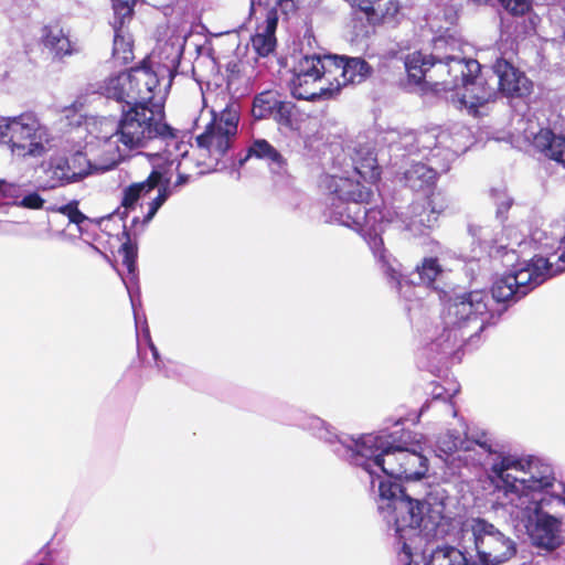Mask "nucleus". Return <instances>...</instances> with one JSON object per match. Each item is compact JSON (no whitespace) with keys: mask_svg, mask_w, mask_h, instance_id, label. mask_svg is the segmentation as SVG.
I'll return each instance as SVG.
<instances>
[{"mask_svg":"<svg viewBox=\"0 0 565 565\" xmlns=\"http://www.w3.org/2000/svg\"><path fill=\"white\" fill-rule=\"evenodd\" d=\"M298 426L331 445L332 451L353 466L361 467L370 478L373 492L377 488V509L388 525L404 541L417 534H436L445 519V505L436 498H420V481L428 470L423 455L422 437L405 430L397 423L392 431L365 434L358 438L338 435L331 425L313 415H301Z\"/></svg>","mask_w":565,"mask_h":565,"instance_id":"f257e3e1","label":"nucleus"},{"mask_svg":"<svg viewBox=\"0 0 565 565\" xmlns=\"http://www.w3.org/2000/svg\"><path fill=\"white\" fill-rule=\"evenodd\" d=\"M565 270V250L556 263L535 256L495 278L491 290L457 295L447 303L440 323L428 330L423 354L431 367L458 354L459 350L495 324L510 306L529 295L546 279Z\"/></svg>","mask_w":565,"mask_h":565,"instance_id":"f03ea898","label":"nucleus"},{"mask_svg":"<svg viewBox=\"0 0 565 565\" xmlns=\"http://www.w3.org/2000/svg\"><path fill=\"white\" fill-rule=\"evenodd\" d=\"M154 72L145 64L110 75L97 84L96 93L121 105V116L110 134L100 135V167L104 169L119 164L130 158L134 151L150 146L158 147L154 156L166 162H178L189 151L180 131L166 122L164 108L160 104L147 106V97H140L138 85H153Z\"/></svg>","mask_w":565,"mask_h":565,"instance_id":"7ed1b4c3","label":"nucleus"},{"mask_svg":"<svg viewBox=\"0 0 565 565\" xmlns=\"http://www.w3.org/2000/svg\"><path fill=\"white\" fill-rule=\"evenodd\" d=\"M488 475L507 500L515 527L524 531L533 547L552 553L564 545L562 500L550 465L532 456L501 454Z\"/></svg>","mask_w":565,"mask_h":565,"instance_id":"20e7f679","label":"nucleus"},{"mask_svg":"<svg viewBox=\"0 0 565 565\" xmlns=\"http://www.w3.org/2000/svg\"><path fill=\"white\" fill-rule=\"evenodd\" d=\"M327 188L330 193L324 210L326 222L338 223L362 235L387 278L399 289L403 284L399 264L387 254L381 233L394 223L415 236L424 235L437 225L436 215L422 201L413 202L407 212L399 214L387 207L367 209L371 189L349 177L330 175Z\"/></svg>","mask_w":565,"mask_h":565,"instance_id":"39448f33","label":"nucleus"},{"mask_svg":"<svg viewBox=\"0 0 565 565\" xmlns=\"http://www.w3.org/2000/svg\"><path fill=\"white\" fill-rule=\"evenodd\" d=\"M518 551V542L493 523L471 518L460 527L458 546H437L425 565H504Z\"/></svg>","mask_w":565,"mask_h":565,"instance_id":"423d86ee","label":"nucleus"},{"mask_svg":"<svg viewBox=\"0 0 565 565\" xmlns=\"http://www.w3.org/2000/svg\"><path fill=\"white\" fill-rule=\"evenodd\" d=\"M391 143L396 150L404 149L409 154H417L424 162H413L404 172L405 185L414 191H424L435 184L438 174L446 173L451 162L463 150L455 146L450 134L435 128L422 131H405L403 136L391 134Z\"/></svg>","mask_w":565,"mask_h":565,"instance_id":"0eeeda50","label":"nucleus"},{"mask_svg":"<svg viewBox=\"0 0 565 565\" xmlns=\"http://www.w3.org/2000/svg\"><path fill=\"white\" fill-rule=\"evenodd\" d=\"M47 129L32 113L0 120V145L7 146L17 157L38 158L46 152Z\"/></svg>","mask_w":565,"mask_h":565,"instance_id":"6e6552de","label":"nucleus"},{"mask_svg":"<svg viewBox=\"0 0 565 565\" xmlns=\"http://www.w3.org/2000/svg\"><path fill=\"white\" fill-rule=\"evenodd\" d=\"M156 149L153 152L147 153L151 159L161 161L160 163H152V171L145 181L132 183L125 188L122 191L121 205L125 210L134 209L139 199L146 196L153 189L158 188L157 196L149 202V209L143 216V223H149L157 214L159 209L164 204L168 198L172 194L170 178H164V167L172 166L174 162L168 163L161 157L154 156L158 147L151 146Z\"/></svg>","mask_w":565,"mask_h":565,"instance_id":"1a4fd4ad","label":"nucleus"},{"mask_svg":"<svg viewBox=\"0 0 565 565\" xmlns=\"http://www.w3.org/2000/svg\"><path fill=\"white\" fill-rule=\"evenodd\" d=\"M211 113L212 120L205 131L196 137V143L217 163L236 138L239 116L235 104L227 105L220 113L214 109Z\"/></svg>","mask_w":565,"mask_h":565,"instance_id":"9d476101","label":"nucleus"},{"mask_svg":"<svg viewBox=\"0 0 565 565\" xmlns=\"http://www.w3.org/2000/svg\"><path fill=\"white\" fill-rule=\"evenodd\" d=\"M480 67L479 62L472 58L447 56L445 60H438L436 72L439 83L436 84V92H460L462 86L480 72Z\"/></svg>","mask_w":565,"mask_h":565,"instance_id":"9b49d317","label":"nucleus"},{"mask_svg":"<svg viewBox=\"0 0 565 565\" xmlns=\"http://www.w3.org/2000/svg\"><path fill=\"white\" fill-rule=\"evenodd\" d=\"M182 56V50L180 46L174 45L172 43H164L158 53V71H154V79L153 85H138L137 87L140 90V97H147V89L149 90V102L147 106L152 107L154 104H160L163 106V97L164 93L161 94L160 88V77L163 79L166 76L168 77L166 88L171 86L172 79L178 73V67L180 65Z\"/></svg>","mask_w":565,"mask_h":565,"instance_id":"f8f14e48","label":"nucleus"},{"mask_svg":"<svg viewBox=\"0 0 565 565\" xmlns=\"http://www.w3.org/2000/svg\"><path fill=\"white\" fill-rule=\"evenodd\" d=\"M483 449L491 458V463L498 455L507 454L505 451L497 452L492 449V443L484 431L470 434L467 430L448 429L445 434L440 435L437 440L438 451L445 455H452L456 452H470L475 447Z\"/></svg>","mask_w":565,"mask_h":565,"instance_id":"ddd939ff","label":"nucleus"},{"mask_svg":"<svg viewBox=\"0 0 565 565\" xmlns=\"http://www.w3.org/2000/svg\"><path fill=\"white\" fill-rule=\"evenodd\" d=\"M511 53H505L495 58L492 71L497 78V90L505 96L522 97L531 92L532 83L512 63Z\"/></svg>","mask_w":565,"mask_h":565,"instance_id":"4468645a","label":"nucleus"},{"mask_svg":"<svg viewBox=\"0 0 565 565\" xmlns=\"http://www.w3.org/2000/svg\"><path fill=\"white\" fill-rule=\"evenodd\" d=\"M320 73L308 76H292L290 89L294 97L303 100L330 99L340 92L339 78L334 82L328 78V85L323 84V77Z\"/></svg>","mask_w":565,"mask_h":565,"instance_id":"2eb2a0df","label":"nucleus"},{"mask_svg":"<svg viewBox=\"0 0 565 565\" xmlns=\"http://www.w3.org/2000/svg\"><path fill=\"white\" fill-rule=\"evenodd\" d=\"M436 60L430 54L413 52L405 57L404 66L409 85L419 87L422 90L431 88L436 90L439 76L436 72Z\"/></svg>","mask_w":565,"mask_h":565,"instance_id":"dca6fc26","label":"nucleus"},{"mask_svg":"<svg viewBox=\"0 0 565 565\" xmlns=\"http://www.w3.org/2000/svg\"><path fill=\"white\" fill-rule=\"evenodd\" d=\"M497 95V88L483 83L476 74L460 92L451 94L448 98L459 108L476 111L480 106L494 99Z\"/></svg>","mask_w":565,"mask_h":565,"instance_id":"f3484780","label":"nucleus"},{"mask_svg":"<svg viewBox=\"0 0 565 565\" xmlns=\"http://www.w3.org/2000/svg\"><path fill=\"white\" fill-rule=\"evenodd\" d=\"M334 64H332L331 76L338 78V74L342 78L339 79L340 87L348 84L361 83L371 74L370 65L361 57H347L332 55Z\"/></svg>","mask_w":565,"mask_h":565,"instance_id":"a211bd4d","label":"nucleus"},{"mask_svg":"<svg viewBox=\"0 0 565 565\" xmlns=\"http://www.w3.org/2000/svg\"><path fill=\"white\" fill-rule=\"evenodd\" d=\"M42 42L55 58H64L78 52L76 42L71 40L70 33L58 25L43 29Z\"/></svg>","mask_w":565,"mask_h":565,"instance_id":"6ab92c4d","label":"nucleus"},{"mask_svg":"<svg viewBox=\"0 0 565 565\" xmlns=\"http://www.w3.org/2000/svg\"><path fill=\"white\" fill-rule=\"evenodd\" d=\"M533 146L546 158L565 166L564 135H556L550 128H542L533 135Z\"/></svg>","mask_w":565,"mask_h":565,"instance_id":"aec40b11","label":"nucleus"},{"mask_svg":"<svg viewBox=\"0 0 565 565\" xmlns=\"http://www.w3.org/2000/svg\"><path fill=\"white\" fill-rule=\"evenodd\" d=\"M353 172L360 175L364 181L375 182L380 178V167L370 145H359L353 149L351 156Z\"/></svg>","mask_w":565,"mask_h":565,"instance_id":"412c9836","label":"nucleus"},{"mask_svg":"<svg viewBox=\"0 0 565 565\" xmlns=\"http://www.w3.org/2000/svg\"><path fill=\"white\" fill-rule=\"evenodd\" d=\"M252 157L266 161L274 172L281 171L286 164L280 152L265 139H255L252 141L245 158L239 160V166H243Z\"/></svg>","mask_w":565,"mask_h":565,"instance_id":"4be33fe9","label":"nucleus"},{"mask_svg":"<svg viewBox=\"0 0 565 565\" xmlns=\"http://www.w3.org/2000/svg\"><path fill=\"white\" fill-rule=\"evenodd\" d=\"M332 54H302L292 67V76H308L315 73L332 74Z\"/></svg>","mask_w":565,"mask_h":565,"instance_id":"5701e85b","label":"nucleus"},{"mask_svg":"<svg viewBox=\"0 0 565 565\" xmlns=\"http://www.w3.org/2000/svg\"><path fill=\"white\" fill-rule=\"evenodd\" d=\"M444 270L436 257H426L409 276V282L413 285H423L435 290L439 289L438 282L443 277Z\"/></svg>","mask_w":565,"mask_h":565,"instance_id":"b1692460","label":"nucleus"},{"mask_svg":"<svg viewBox=\"0 0 565 565\" xmlns=\"http://www.w3.org/2000/svg\"><path fill=\"white\" fill-rule=\"evenodd\" d=\"M278 24L277 9L273 8L267 11L265 25L262 32L255 34L252 39L253 46L258 55H269L276 46L275 32Z\"/></svg>","mask_w":565,"mask_h":565,"instance_id":"393cba45","label":"nucleus"},{"mask_svg":"<svg viewBox=\"0 0 565 565\" xmlns=\"http://www.w3.org/2000/svg\"><path fill=\"white\" fill-rule=\"evenodd\" d=\"M113 58L118 64H128L134 60V39L129 29L114 31Z\"/></svg>","mask_w":565,"mask_h":565,"instance_id":"a878e982","label":"nucleus"},{"mask_svg":"<svg viewBox=\"0 0 565 565\" xmlns=\"http://www.w3.org/2000/svg\"><path fill=\"white\" fill-rule=\"evenodd\" d=\"M124 235L127 236V241L121 244L118 253L121 256L122 265L126 267V269L128 271V276H129L128 280L124 279V282H125L128 294L130 296L131 305L135 308V300L131 295L130 284H134L137 281L136 260H137L138 250H137V246L131 243L129 235L126 231H124Z\"/></svg>","mask_w":565,"mask_h":565,"instance_id":"bb28decb","label":"nucleus"},{"mask_svg":"<svg viewBox=\"0 0 565 565\" xmlns=\"http://www.w3.org/2000/svg\"><path fill=\"white\" fill-rule=\"evenodd\" d=\"M100 151H102V146H100V136H99L98 137V153H97V158L94 163H92L86 158V154H84L81 151H77L74 154H72L70 158H67V162L70 163V168L72 171L71 177L74 178L75 182L85 178L89 173L90 168H95L96 170H103V171L110 170V168L104 169L100 167V160H102ZM116 166H114V168ZM111 169H113V167H111Z\"/></svg>","mask_w":565,"mask_h":565,"instance_id":"cd10ccee","label":"nucleus"},{"mask_svg":"<svg viewBox=\"0 0 565 565\" xmlns=\"http://www.w3.org/2000/svg\"><path fill=\"white\" fill-rule=\"evenodd\" d=\"M399 4L396 0H380L366 18L369 24L394 23L399 14Z\"/></svg>","mask_w":565,"mask_h":565,"instance_id":"c85d7f7f","label":"nucleus"},{"mask_svg":"<svg viewBox=\"0 0 565 565\" xmlns=\"http://www.w3.org/2000/svg\"><path fill=\"white\" fill-rule=\"evenodd\" d=\"M399 4L396 0H380L366 18L369 24L394 23L399 14Z\"/></svg>","mask_w":565,"mask_h":565,"instance_id":"c756f323","label":"nucleus"},{"mask_svg":"<svg viewBox=\"0 0 565 565\" xmlns=\"http://www.w3.org/2000/svg\"><path fill=\"white\" fill-rule=\"evenodd\" d=\"M280 96L277 92L265 90L255 96L252 114L255 119L271 118L279 105Z\"/></svg>","mask_w":565,"mask_h":565,"instance_id":"7c9ffc66","label":"nucleus"},{"mask_svg":"<svg viewBox=\"0 0 565 565\" xmlns=\"http://www.w3.org/2000/svg\"><path fill=\"white\" fill-rule=\"evenodd\" d=\"M47 174L51 178L52 188L75 182L74 178L71 177L72 171L66 157L52 158L50 161Z\"/></svg>","mask_w":565,"mask_h":565,"instance_id":"2f4dec72","label":"nucleus"},{"mask_svg":"<svg viewBox=\"0 0 565 565\" xmlns=\"http://www.w3.org/2000/svg\"><path fill=\"white\" fill-rule=\"evenodd\" d=\"M114 19L111 21L113 30L128 29V24L132 20L134 8L129 1L114 0L113 2Z\"/></svg>","mask_w":565,"mask_h":565,"instance_id":"473e14b6","label":"nucleus"},{"mask_svg":"<svg viewBox=\"0 0 565 565\" xmlns=\"http://www.w3.org/2000/svg\"><path fill=\"white\" fill-rule=\"evenodd\" d=\"M469 233L480 248L484 250L492 248L498 242L499 233L488 225H470Z\"/></svg>","mask_w":565,"mask_h":565,"instance_id":"72a5a7b5","label":"nucleus"},{"mask_svg":"<svg viewBox=\"0 0 565 565\" xmlns=\"http://www.w3.org/2000/svg\"><path fill=\"white\" fill-rule=\"evenodd\" d=\"M294 115H295V104L287 100H279V105L276 107L275 113L273 115V119L282 127L292 128L294 127Z\"/></svg>","mask_w":565,"mask_h":565,"instance_id":"f704fd0d","label":"nucleus"},{"mask_svg":"<svg viewBox=\"0 0 565 565\" xmlns=\"http://www.w3.org/2000/svg\"><path fill=\"white\" fill-rule=\"evenodd\" d=\"M142 335H143V339L147 342V345L151 352L152 360H153V363H154V366L157 367V370L159 372H161L167 377L171 376L169 370L166 366L164 361L161 359V356L159 354V350L157 349V347L154 345V343L151 340L150 331H149V328L147 324L143 328Z\"/></svg>","mask_w":565,"mask_h":565,"instance_id":"c9c22d12","label":"nucleus"},{"mask_svg":"<svg viewBox=\"0 0 565 565\" xmlns=\"http://www.w3.org/2000/svg\"><path fill=\"white\" fill-rule=\"evenodd\" d=\"M57 213L67 216L68 221L71 223H74L76 225H81L85 220H87L86 215L83 214L78 210V202L77 201H71L67 204L61 205L56 207L55 210Z\"/></svg>","mask_w":565,"mask_h":565,"instance_id":"e433bc0d","label":"nucleus"},{"mask_svg":"<svg viewBox=\"0 0 565 565\" xmlns=\"http://www.w3.org/2000/svg\"><path fill=\"white\" fill-rule=\"evenodd\" d=\"M423 203L428 206V211L431 214L436 215V218L438 220V216L448 207L449 200L440 192L433 193L429 198L422 201Z\"/></svg>","mask_w":565,"mask_h":565,"instance_id":"4c0bfd02","label":"nucleus"},{"mask_svg":"<svg viewBox=\"0 0 565 565\" xmlns=\"http://www.w3.org/2000/svg\"><path fill=\"white\" fill-rule=\"evenodd\" d=\"M500 6L512 15H523L531 9L530 0H498Z\"/></svg>","mask_w":565,"mask_h":565,"instance_id":"58836bf2","label":"nucleus"},{"mask_svg":"<svg viewBox=\"0 0 565 565\" xmlns=\"http://www.w3.org/2000/svg\"><path fill=\"white\" fill-rule=\"evenodd\" d=\"M25 193L23 184L10 183L0 179V196L7 199H22Z\"/></svg>","mask_w":565,"mask_h":565,"instance_id":"ea45409f","label":"nucleus"},{"mask_svg":"<svg viewBox=\"0 0 565 565\" xmlns=\"http://www.w3.org/2000/svg\"><path fill=\"white\" fill-rule=\"evenodd\" d=\"M17 204L25 209L39 210L42 209L44 200L40 196L38 192L25 191L21 201L18 202Z\"/></svg>","mask_w":565,"mask_h":565,"instance_id":"a19ab883","label":"nucleus"},{"mask_svg":"<svg viewBox=\"0 0 565 565\" xmlns=\"http://www.w3.org/2000/svg\"><path fill=\"white\" fill-rule=\"evenodd\" d=\"M396 537L398 539V542L402 544V548H401V553H399V558H401V562L404 563V565H412V561H413V544L414 542L420 537L422 534H417L416 536H413L412 540H408L407 543L409 545V554H406L405 551H404V541L401 536H398L396 533H395Z\"/></svg>","mask_w":565,"mask_h":565,"instance_id":"79ce46f5","label":"nucleus"},{"mask_svg":"<svg viewBox=\"0 0 565 565\" xmlns=\"http://www.w3.org/2000/svg\"><path fill=\"white\" fill-rule=\"evenodd\" d=\"M495 204H497V216L503 217L504 213H507L508 210L511 207L512 200L508 195L502 193L495 199Z\"/></svg>","mask_w":565,"mask_h":565,"instance_id":"37998d69","label":"nucleus"},{"mask_svg":"<svg viewBox=\"0 0 565 565\" xmlns=\"http://www.w3.org/2000/svg\"><path fill=\"white\" fill-rule=\"evenodd\" d=\"M277 6L284 13H288L295 10L294 0H278Z\"/></svg>","mask_w":565,"mask_h":565,"instance_id":"c03bdc74","label":"nucleus"},{"mask_svg":"<svg viewBox=\"0 0 565 565\" xmlns=\"http://www.w3.org/2000/svg\"><path fill=\"white\" fill-rule=\"evenodd\" d=\"M391 134H398L399 136H403L405 132L401 134V132H398V131H390V132H387V135H386V138H385V139H386V141L388 142V146H390V148H391V150H392V151H394V152L404 151L405 153H402V157H405V154L411 156V154H409L407 151H405L404 149L396 150V149L392 146L391 140H390V138H391Z\"/></svg>","mask_w":565,"mask_h":565,"instance_id":"a18cd8bd","label":"nucleus"},{"mask_svg":"<svg viewBox=\"0 0 565 565\" xmlns=\"http://www.w3.org/2000/svg\"><path fill=\"white\" fill-rule=\"evenodd\" d=\"M189 178H190L189 174L178 172V178L175 180L174 186L184 185L185 183H188Z\"/></svg>","mask_w":565,"mask_h":565,"instance_id":"49530a36","label":"nucleus"},{"mask_svg":"<svg viewBox=\"0 0 565 565\" xmlns=\"http://www.w3.org/2000/svg\"><path fill=\"white\" fill-rule=\"evenodd\" d=\"M438 129L440 130V128H438ZM441 131H445V130H444V129H441ZM446 131H447L448 134H450V136H451V138H452V140H451V141H449V143H451V142H452L455 146H459V147H462V148H463V150H461L459 153H461V152H463V151H466V150H467V146H466V145H460V143L458 142L457 138L455 137V136H458V132H455V135H454V134H451V132H450V131H448V130H446Z\"/></svg>","mask_w":565,"mask_h":565,"instance_id":"de8ad7c7","label":"nucleus"},{"mask_svg":"<svg viewBox=\"0 0 565 565\" xmlns=\"http://www.w3.org/2000/svg\"><path fill=\"white\" fill-rule=\"evenodd\" d=\"M441 395L443 393L441 392H438V393H434V399L431 402V405H437L439 403V401L441 399Z\"/></svg>","mask_w":565,"mask_h":565,"instance_id":"09e8293b","label":"nucleus"},{"mask_svg":"<svg viewBox=\"0 0 565 565\" xmlns=\"http://www.w3.org/2000/svg\"><path fill=\"white\" fill-rule=\"evenodd\" d=\"M559 499L562 500V502H561V512L563 513V510L565 509V497H562L559 494Z\"/></svg>","mask_w":565,"mask_h":565,"instance_id":"8fccbe9b","label":"nucleus"},{"mask_svg":"<svg viewBox=\"0 0 565 565\" xmlns=\"http://www.w3.org/2000/svg\"><path fill=\"white\" fill-rule=\"evenodd\" d=\"M542 233H535L534 234V241H541Z\"/></svg>","mask_w":565,"mask_h":565,"instance_id":"3c124183","label":"nucleus"},{"mask_svg":"<svg viewBox=\"0 0 565 565\" xmlns=\"http://www.w3.org/2000/svg\"><path fill=\"white\" fill-rule=\"evenodd\" d=\"M543 249H547L550 247L548 243L542 244Z\"/></svg>","mask_w":565,"mask_h":565,"instance_id":"603ef678","label":"nucleus"},{"mask_svg":"<svg viewBox=\"0 0 565 565\" xmlns=\"http://www.w3.org/2000/svg\"><path fill=\"white\" fill-rule=\"evenodd\" d=\"M429 405H427L428 407ZM425 408H426V405H424L422 408H420V414H423L425 412Z\"/></svg>","mask_w":565,"mask_h":565,"instance_id":"864d4df0","label":"nucleus"},{"mask_svg":"<svg viewBox=\"0 0 565 565\" xmlns=\"http://www.w3.org/2000/svg\"><path fill=\"white\" fill-rule=\"evenodd\" d=\"M137 222H138V217H134L132 223L135 224Z\"/></svg>","mask_w":565,"mask_h":565,"instance_id":"5fc2aeb1","label":"nucleus"},{"mask_svg":"<svg viewBox=\"0 0 565 565\" xmlns=\"http://www.w3.org/2000/svg\"><path fill=\"white\" fill-rule=\"evenodd\" d=\"M256 0H250V6L254 7Z\"/></svg>","mask_w":565,"mask_h":565,"instance_id":"6e6d98bb","label":"nucleus"}]
</instances>
